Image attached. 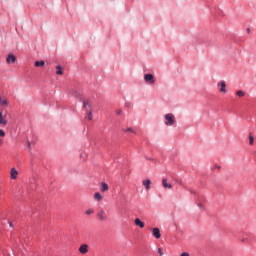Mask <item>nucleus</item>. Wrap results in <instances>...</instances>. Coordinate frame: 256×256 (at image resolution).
I'll return each instance as SVG.
<instances>
[{
	"instance_id": "nucleus-16",
	"label": "nucleus",
	"mask_w": 256,
	"mask_h": 256,
	"mask_svg": "<svg viewBox=\"0 0 256 256\" xmlns=\"http://www.w3.org/2000/svg\"><path fill=\"white\" fill-rule=\"evenodd\" d=\"M35 67H44L45 66V61H36L34 63Z\"/></svg>"
},
{
	"instance_id": "nucleus-14",
	"label": "nucleus",
	"mask_w": 256,
	"mask_h": 256,
	"mask_svg": "<svg viewBox=\"0 0 256 256\" xmlns=\"http://www.w3.org/2000/svg\"><path fill=\"white\" fill-rule=\"evenodd\" d=\"M94 199H95V201H103V196L101 195V193L96 192L94 194Z\"/></svg>"
},
{
	"instance_id": "nucleus-13",
	"label": "nucleus",
	"mask_w": 256,
	"mask_h": 256,
	"mask_svg": "<svg viewBox=\"0 0 256 256\" xmlns=\"http://www.w3.org/2000/svg\"><path fill=\"white\" fill-rule=\"evenodd\" d=\"M142 184L144 185L145 189H147V191H149V189H151V180H149V179L143 180Z\"/></svg>"
},
{
	"instance_id": "nucleus-20",
	"label": "nucleus",
	"mask_w": 256,
	"mask_h": 256,
	"mask_svg": "<svg viewBox=\"0 0 256 256\" xmlns=\"http://www.w3.org/2000/svg\"><path fill=\"white\" fill-rule=\"evenodd\" d=\"M8 103H7V100H3L0 98V107H7Z\"/></svg>"
},
{
	"instance_id": "nucleus-18",
	"label": "nucleus",
	"mask_w": 256,
	"mask_h": 256,
	"mask_svg": "<svg viewBox=\"0 0 256 256\" xmlns=\"http://www.w3.org/2000/svg\"><path fill=\"white\" fill-rule=\"evenodd\" d=\"M86 117H87L88 121H91V120L93 119V112H91V110H89V111L87 112Z\"/></svg>"
},
{
	"instance_id": "nucleus-24",
	"label": "nucleus",
	"mask_w": 256,
	"mask_h": 256,
	"mask_svg": "<svg viewBox=\"0 0 256 256\" xmlns=\"http://www.w3.org/2000/svg\"><path fill=\"white\" fill-rule=\"evenodd\" d=\"M122 113H123V110H121V109L116 110V115H121Z\"/></svg>"
},
{
	"instance_id": "nucleus-17",
	"label": "nucleus",
	"mask_w": 256,
	"mask_h": 256,
	"mask_svg": "<svg viewBox=\"0 0 256 256\" xmlns=\"http://www.w3.org/2000/svg\"><path fill=\"white\" fill-rule=\"evenodd\" d=\"M83 107H85V109H87V107H88V109L91 110V102H89V101H84V102H83Z\"/></svg>"
},
{
	"instance_id": "nucleus-12",
	"label": "nucleus",
	"mask_w": 256,
	"mask_h": 256,
	"mask_svg": "<svg viewBox=\"0 0 256 256\" xmlns=\"http://www.w3.org/2000/svg\"><path fill=\"white\" fill-rule=\"evenodd\" d=\"M162 185H163L164 189H173V185L167 183V179L166 178H164L162 180Z\"/></svg>"
},
{
	"instance_id": "nucleus-15",
	"label": "nucleus",
	"mask_w": 256,
	"mask_h": 256,
	"mask_svg": "<svg viewBox=\"0 0 256 256\" xmlns=\"http://www.w3.org/2000/svg\"><path fill=\"white\" fill-rule=\"evenodd\" d=\"M56 75H63V67L61 65L56 67Z\"/></svg>"
},
{
	"instance_id": "nucleus-31",
	"label": "nucleus",
	"mask_w": 256,
	"mask_h": 256,
	"mask_svg": "<svg viewBox=\"0 0 256 256\" xmlns=\"http://www.w3.org/2000/svg\"><path fill=\"white\" fill-rule=\"evenodd\" d=\"M0 145H3V141L0 140Z\"/></svg>"
},
{
	"instance_id": "nucleus-1",
	"label": "nucleus",
	"mask_w": 256,
	"mask_h": 256,
	"mask_svg": "<svg viewBox=\"0 0 256 256\" xmlns=\"http://www.w3.org/2000/svg\"><path fill=\"white\" fill-rule=\"evenodd\" d=\"M164 119V123L167 127H173V125H175V115L168 113L164 116Z\"/></svg>"
},
{
	"instance_id": "nucleus-5",
	"label": "nucleus",
	"mask_w": 256,
	"mask_h": 256,
	"mask_svg": "<svg viewBox=\"0 0 256 256\" xmlns=\"http://www.w3.org/2000/svg\"><path fill=\"white\" fill-rule=\"evenodd\" d=\"M97 217L99 221H107V214L105 213V210H100L97 214Z\"/></svg>"
},
{
	"instance_id": "nucleus-11",
	"label": "nucleus",
	"mask_w": 256,
	"mask_h": 256,
	"mask_svg": "<svg viewBox=\"0 0 256 256\" xmlns=\"http://www.w3.org/2000/svg\"><path fill=\"white\" fill-rule=\"evenodd\" d=\"M135 225H137V227H140V229H143V227H145V223L143 221H141V219L136 218L134 220Z\"/></svg>"
},
{
	"instance_id": "nucleus-21",
	"label": "nucleus",
	"mask_w": 256,
	"mask_h": 256,
	"mask_svg": "<svg viewBox=\"0 0 256 256\" xmlns=\"http://www.w3.org/2000/svg\"><path fill=\"white\" fill-rule=\"evenodd\" d=\"M236 95H237L238 97H245V92L242 91V90H238V91L236 92Z\"/></svg>"
},
{
	"instance_id": "nucleus-29",
	"label": "nucleus",
	"mask_w": 256,
	"mask_h": 256,
	"mask_svg": "<svg viewBox=\"0 0 256 256\" xmlns=\"http://www.w3.org/2000/svg\"><path fill=\"white\" fill-rule=\"evenodd\" d=\"M247 33H251V29L250 28H247Z\"/></svg>"
},
{
	"instance_id": "nucleus-6",
	"label": "nucleus",
	"mask_w": 256,
	"mask_h": 256,
	"mask_svg": "<svg viewBox=\"0 0 256 256\" xmlns=\"http://www.w3.org/2000/svg\"><path fill=\"white\" fill-rule=\"evenodd\" d=\"M19 177V171H17V168H12L10 170V179L15 180Z\"/></svg>"
},
{
	"instance_id": "nucleus-23",
	"label": "nucleus",
	"mask_w": 256,
	"mask_h": 256,
	"mask_svg": "<svg viewBox=\"0 0 256 256\" xmlns=\"http://www.w3.org/2000/svg\"><path fill=\"white\" fill-rule=\"evenodd\" d=\"M93 213H94V210H93V209H88V210H86V212H85L86 215H93Z\"/></svg>"
},
{
	"instance_id": "nucleus-2",
	"label": "nucleus",
	"mask_w": 256,
	"mask_h": 256,
	"mask_svg": "<svg viewBox=\"0 0 256 256\" xmlns=\"http://www.w3.org/2000/svg\"><path fill=\"white\" fill-rule=\"evenodd\" d=\"M217 89L220 93H227V82H225V80H220L217 83Z\"/></svg>"
},
{
	"instance_id": "nucleus-27",
	"label": "nucleus",
	"mask_w": 256,
	"mask_h": 256,
	"mask_svg": "<svg viewBox=\"0 0 256 256\" xmlns=\"http://www.w3.org/2000/svg\"><path fill=\"white\" fill-rule=\"evenodd\" d=\"M180 256H189V253L183 252Z\"/></svg>"
},
{
	"instance_id": "nucleus-19",
	"label": "nucleus",
	"mask_w": 256,
	"mask_h": 256,
	"mask_svg": "<svg viewBox=\"0 0 256 256\" xmlns=\"http://www.w3.org/2000/svg\"><path fill=\"white\" fill-rule=\"evenodd\" d=\"M124 133H135V130H133V128L131 127H128V128H125L123 129Z\"/></svg>"
},
{
	"instance_id": "nucleus-8",
	"label": "nucleus",
	"mask_w": 256,
	"mask_h": 256,
	"mask_svg": "<svg viewBox=\"0 0 256 256\" xmlns=\"http://www.w3.org/2000/svg\"><path fill=\"white\" fill-rule=\"evenodd\" d=\"M152 235L153 237H155V239H161V231L159 230V228H153Z\"/></svg>"
},
{
	"instance_id": "nucleus-25",
	"label": "nucleus",
	"mask_w": 256,
	"mask_h": 256,
	"mask_svg": "<svg viewBox=\"0 0 256 256\" xmlns=\"http://www.w3.org/2000/svg\"><path fill=\"white\" fill-rule=\"evenodd\" d=\"M0 137H5V131H3L2 129H0Z\"/></svg>"
},
{
	"instance_id": "nucleus-22",
	"label": "nucleus",
	"mask_w": 256,
	"mask_h": 256,
	"mask_svg": "<svg viewBox=\"0 0 256 256\" xmlns=\"http://www.w3.org/2000/svg\"><path fill=\"white\" fill-rule=\"evenodd\" d=\"M254 141H255V138H253V136L250 135V136H249V144H250V145H253Z\"/></svg>"
},
{
	"instance_id": "nucleus-28",
	"label": "nucleus",
	"mask_w": 256,
	"mask_h": 256,
	"mask_svg": "<svg viewBox=\"0 0 256 256\" xmlns=\"http://www.w3.org/2000/svg\"><path fill=\"white\" fill-rule=\"evenodd\" d=\"M27 145H28V148L31 149V142L28 141Z\"/></svg>"
},
{
	"instance_id": "nucleus-30",
	"label": "nucleus",
	"mask_w": 256,
	"mask_h": 256,
	"mask_svg": "<svg viewBox=\"0 0 256 256\" xmlns=\"http://www.w3.org/2000/svg\"><path fill=\"white\" fill-rule=\"evenodd\" d=\"M9 226H10V227H13V223L9 222Z\"/></svg>"
},
{
	"instance_id": "nucleus-10",
	"label": "nucleus",
	"mask_w": 256,
	"mask_h": 256,
	"mask_svg": "<svg viewBox=\"0 0 256 256\" xmlns=\"http://www.w3.org/2000/svg\"><path fill=\"white\" fill-rule=\"evenodd\" d=\"M100 191L102 193L109 191V185L105 182H101Z\"/></svg>"
},
{
	"instance_id": "nucleus-3",
	"label": "nucleus",
	"mask_w": 256,
	"mask_h": 256,
	"mask_svg": "<svg viewBox=\"0 0 256 256\" xmlns=\"http://www.w3.org/2000/svg\"><path fill=\"white\" fill-rule=\"evenodd\" d=\"M144 81L149 85H153L155 83V77L153 76V74H145Z\"/></svg>"
},
{
	"instance_id": "nucleus-7",
	"label": "nucleus",
	"mask_w": 256,
	"mask_h": 256,
	"mask_svg": "<svg viewBox=\"0 0 256 256\" xmlns=\"http://www.w3.org/2000/svg\"><path fill=\"white\" fill-rule=\"evenodd\" d=\"M79 252L82 254V255H85L87 253H89V246L87 244H82L80 247H79Z\"/></svg>"
},
{
	"instance_id": "nucleus-32",
	"label": "nucleus",
	"mask_w": 256,
	"mask_h": 256,
	"mask_svg": "<svg viewBox=\"0 0 256 256\" xmlns=\"http://www.w3.org/2000/svg\"><path fill=\"white\" fill-rule=\"evenodd\" d=\"M198 206H199V207H203V205H202V204H198Z\"/></svg>"
},
{
	"instance_id": "nucleus-26",
	"label": "nucleus",
	"mask_w": 256,
	"mask_h": 256,
	"mask_svg": "<svg viewBox=\"0 0 256 256\" xmlns=\"http://www.w3.org/2000/svg\"><path fill=\"white\" fill-rule=\"evenodd\" d=\"M158 253H159L160 256H163V255H164V254H163V250H162L161 248H158Z\"/></svg>"
},
{
	"instance_id": "nucleus-9",
	"label": "nucleus",
	"mask_w": 256,
	"mask_h": 256,
	"mask_svg": "<svg viewBox=\"0 0 256 256\" xmlns=\"http://www.w3.org/2000/svg\"><path fill=\"white\" fill-rule=\"evenodd\" d=\"M15 61H17V57H15V55L13 54H9L6 58V63H15Z\"/></svg>"
},
{
	"instance_id": "nucleus-4",
	"label": "nucleus",
	"mask_w": 256,
	"mask_h": 256,
	"mask_svg": "<svg viewBox=\"0 0 256 256\" xmlns=\"http://www.w3.org/2000/svg\"><path fill=\"white\" fill-rule=\"evenodd\" d=\"M9 121H7V116L3 115V112H0V127H7V124Z\"/></svg>"
}]
</instances>
